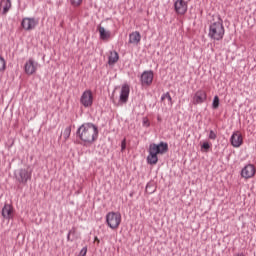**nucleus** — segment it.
<instances>
[{
    "mask_svg": "<svg viewBox=\"0 0 256 256\" xmlns=\"http://www.w3.org/2000/svg\"><path fill=\"white\" fill-rule=\"evenodd\" d=\"M76 135L84 145H93L99 139V128L97 125L87 122L77 129Z\"/></svg>",
    "mask_w": 256,
    "mask_h": 256,
    "instance_id": "obj_1",
    "label": "nucleus"
},
{
    "mask_svg": "<svg viewBox=\"0 0 256 256\" xmlns=\"http://www.w3.org/2000/svg\"><path fill=\"white\" fill-rule=\"evenodd\" d=\"M208 37L212 41H221L225 37V26L223 25V19L218 15V20L210 23L208 29Z\"/></svg>",
    "mask_w": 256,
    "mask_h": 256,
    "instance_id": "obj_2",
    "label": "nucleus"
},
{
    "mask_svg": "<svg viewBox=\"0 0 256 256\" xmlns=\"http://www.w3.org/2000/svg\"><path fill=\"white\" fill-rule=\"evenodd\" d=\"M106 223L110 229H117L121 225V213L109 212L106 214Z\"/></svg>",
    "mask_w": 256,
    "mask_h": 256,
    "instance_id": "obj_3",
    "label": "nucleus"
},
{
    "mask_svg": "<svg viewBox=\"0 0 256 256\" xmlns=\"http://www.w3.org/2000/svg\"><path fill=\"white\" fill-rule=\"evenodd\" d=\"M31 175V171L23 168L14 171L16 181L22 185H27V181H31Z\"/></svg>",
    "mask_w": 256,
    "mask_h": 256,
    "instance_id": "obj_4",
    "label": "nucleus"
},
{
    "mask_svg": "<svg viewBox=\"0 0 256 256\" xmlns=\"http://www.w3.org/2000/svg\"><path fill=\"white\" fill-rule=\"evenodd\" d=\"M154 73L153 70H145L140 76V83L142 87H151L153 84Z\"/></svg>",
    "mask_w": 256,
    "mask_h": 256,
    "instance_id": "obj_5",
    "label": "nucleus"
},
{
    "mask_svg": "<svg viewBox=\"0 0 256 256\" xmlns=\"http://www.w3.org/2000/svg\"><path fill=\"white\" fill-rule=\"evenodd\" d=\"M207 101V91L204 89H199L195 92L192 103L193 105H203Z\"/></svg>",
    "mask_w": 256,
    "mask_h": 256,
    "instance_id": "obj_6",
    "label": "nucleus"
},
{
    "mask_svg": "<svg viewBox=\"0 0 256 256\" xmlns=\"http://www.w3.org/2000/svg\"><path fill=\"white\" fill-rule=\"evenodd\" d=\"M21 25L25 31H33L39 25V20L33 17H26L22 19Z\"/></svg>",
    "mask_w": 256,
    "mask_h": 256,
    "instance_id": "obj_7",
    "label": "nucleus"
},
{
    "mask_svg": "<svg viewBox=\"0 0 256 256\" xmlns=\"http://www.w3.org/2000/svg\"><path fill=\"white\" fill-rule=\"evenodd\" d=\"M80 103L83 107H92L93 106V92L91 90H85L81 97Z\"/></svg>",
    "mask_w": 256,
    "mask_h": 256,
    "instance_id": "obj_8",
    "label": "nucleus"
},
{
    "mask_svg": "<svg viewBox=\"0 0 256 256\" xmlns=\"http://www.w3.org/2000/svg\"><path fill=\"white\" fill-rule=\"evenodd\" d=\"M149 147L157 155H164V153H167V151H169V144H167V142H160L158 144L153 143V144H150Z\"/></svg>",
    "mask_w": 256,
    "mask_h": 256,
    "instance_id": "obj_9",
    "label": "nucleus"
},
{
    "mask_svg": "<svg viewBox=\"0 0 256 256\" xmlns=\"http://www.w3.org/2000/svg\"><path fill=\"white\" fill-rule=\"evenodd\" d=\"M188 4L185 0H176L174 2V11L177 15H185L187 13Z\"/></svg>",
    "mask_w": 256,
    "mask_h": 256,
    "instance_id": "obj_10",
    "label": "nucleus"
},
{
    "mask_svg": "<svg viewBox=\"0 0 256 256\" xmlns=\"http://www.w3.org/2000/svg\"><path fill=\"white\" fill-rule=\"evenodd\" d=\"M37 65L38 63L33 60V58H29L24 65V72L26 75H35L37 73Z\"/></svg>",
    "mask_w": 256,
    "mask_h": 256,
    "instance_id": "obj_11",
    "label": "nucleus"
},
{
    "mask_svg": "<svg viewBox=\"0 0 256 256\" xmlns=\"http://www.w3.org/2000/svg\"><path fill=\"white\" fill-rule=\"evenodd\" d=\"M255 173V165L248 164L241 170V177L244 179H251V177H255Z\"/></svg>",
    "mask_w": 256,
    "mask_h": 256,
    "instance_id": "obj_12",
    "label": "nucleus"
},
{
    "mask_svg": "<svg viewBox=\"0 0 256 256\" xmlns=\"http://www.w3.org/2000/svg\"><path fill=\"white\" fill-rule=\"evenodd\" d=\"M129 93H131V88L129 87V84H123L119 97L120 103H127L129 101Z\"/></svg>",
    "mask_w": 256,
    "mask_h": 256,
    "instance_id": "obj_13",
    "label": "nucleus"
},
{
    "mask_svg": "<svg viewBox=\"0 0 256 256\" xmlns=\"http://www.w3.org/2000/svg\"><path fill=\"white\" fill-rule=\"evenodd\" d=\"M230 143L232 147H241L243 145V135L239 131L234 132L230 137Z\"/></svg>",
    "mask_w": 256,
    "mask_h": 256,
    "instance_id": "obj_14",
    "label": "nucleus"
},
{
    "mask_svg": "<svg viewBox=\"0 0 256 256\" xmlns=\"http://www.w3.org/2000/svg\"><path fill=\"white\" fill-rule=\"evenodd\" d=\"M157 152H154L153 149L149 147L148 149V156L146 158L148 165H157L159 162V157L157 156Z\"/></svg>",
    "mask_w": 256,
    "mask_h": 256,
    "instance_id": "obj_15",
    "label": "nucleus"
},
{
    "mask_svg": "<svg viewBox=\"0 0 256 256\" xmlns=\"http://www.w3.org/2000/svg\"><path fill=\"white\" fill-rule=\"evenodd\" d=\"M2 217L8 220L13 219V206H11L10 204H5L2 208Z\"/></svg>",
    "mask_w": 256,
    "mask_h": 256,
    "instance_id": "obj_16",
    "label": "nucleus"
},
{
    "mask_svg": "<svg viewBox=\"0 0 256 256\" xmlns=\"http://www.w3.org/2000/svg\"><path fill=\"white\" fill-rule=\"evenodd\" d=\"M129 43L139 45V43H141V33L135 31L129 34Z\"/></svg>",
    "mask_w": 256,
    "mask_h": 256,
    "instance_id": "obj_17",
    "label": "nucleus"
},
{
    "mask_svg": "<svg viewBox=\"0 0 256 256\" xmlns=\"http://www.w3.org/2000/svg\"><path fill=\"white\" fill-rule=\"evenodd\" d=\"M98 31H99V33H100V39H101L102 41H107V39H109V38L111 37V32L105 30V27H103V26H100V27L98 28Z\"/></svg>",
    "mask_w": 256,
    "mask_h": 256,
    "instance_id": "obj_18",
    "label": "nucleus"
},
{
    "mask_svg": "<svg viewBox=\"0 0 256 256\" xmlns=\"http://www.w3.org/2000/svg\"><path fill=\"white\" fill-rule=\"evenodd\" d=\"M119 61V53L117 51H110V55L108 57V65H115Z\"/></svg>",
    "mask_w": 256,
    "mask_h": 256,
    "instance_id": "obj_19",
    "label": "nucleus"
},
{
    "mask_svg": "<svg viewBox=\"0 0 256 256\" xmlns=\"http://www.w3.org/2000/svg\"><path fill=\"white\" fill-rule=\"evenodd\" d=\"M0 7L3 8L2 15H7L9 9H11V0H2Z\"/></svg>",
    "mask_w": 256,
    "mask_h": 256,
    "instance_id": "obj_20",
    "label": "nucleus"
},
{
    "mask_svg": "<svg viewBox=\"0 0 256 256\" xmlns=\"http://www.w3.org/2000/svg\"><path fill=\"white\" fill-rule=\"evenodd\" d=\"M165 99H167L168 105H170V107H172L173 106V98L171 97V94L169 92L162 94L161 101H165Z\"/></svg>",
    "mask_w": 256,
    "mask_h": 256,
    "instance_id": "obj_21",
    "label": "nucleus"
},
{
    "mask_svg": "<svg viewBox=\"0 0 256 256\" xmlns=\"http://www.w3.org/2000/svg\"><path fill=\"white\" fill-rule=\"evenodd\" d=\"M219 104H220V100H219V96L215 95L212 101V109H219Z\"/></svg>",
    "mask_w": 256,
    "mask_h": 256,
    "instance_id": "obj_22",
    "label": "nucleus"
},
{
    "mask_svg": "<svg viewBox=\"0 0 256 256\" xmlns=\"http://www.w3.org/2000/svg\"><path fill=\"white\" fill-rule=\"evenodd\" d=\"M64 139L65 141H67V139H69V137H71V126H67L64 130Z\"/></svg>",
    "mask_w": 256,
    "mask_h": 256,
    "instance_id": "obj_23",
    "label": "nucleus"
},
{
    "mask_svg": "<svg viewBox=\"0 0 256 256\" xmlns=\"http://www.w3.org/2000/svg\"><path fill=\"white\" fill-rule=\"evenodd\" d=\"M208 139L215 141L217 139V132L215 130H210L208 134Z\"/></svg>",
    "mask_w": 256,
    "mask_h": 256,
    "instance_id": "obj_24",
    "label": "nucleus"
},
{
    "mask_svg": "<svg viewBox=\"0 0 256 256\" xmlns=\"http://www.w3.org/2000/svg\"><path fill=\"white\" fill-rule=\"evenodd\" d=\"M201 149L207 153L211 149V144L209 142H204L201 145Z\"/></svg>",
    "mask_w": 256,
    "mask_h": 256,
    "instance_id": "obj_25",
    "label": "nucleus"
},
{
    "mask_svg": "<svg viewBox=\"0 0 256 256\" xmlns=\"http://www.w3.org/2000/svg\"><path fill=\"white\" fill-rule=\"evenodd\" d=\"M83 3V0H70L72 7H79Z\"/></svg>",
    "mask_w": 256,
    "mask_h": 256,
    "instance_id": "obj_26",
    "label": "nucleus"
},
{
    "mask_svg": "<svg viewBox=\"0 0 256 256\" xmlns=\"http://www.w3.org/2000/svg\"><path fill=\"white\" fill-rule=\"evenodd\" d=\"M71 235H75V228H73L72 230H69L67 234V241H71V243H73V239H71Z\"/></svg>",
    "mask_w": 256,
    "mask_h": 256,
    "instance_id": "obj_27",
    "label": "nucleus"
},
{
    "mask_svg": "<svg viewBox=\"0 0 256 256\" xmlns=\"http://www.w3.org/2000/svg\"><path fill=\"white\" fill-rule=\"evenodd\" d=\"M5 58L0 57V71H5Z\"/></svg>",
    "mask_w": 256,
    "mask_h": 256,
    "instance_id": "obj_28",
    "label": "nucleus"
},
{
    "mask_svg": "<svg viewBox=\"0 0 256 256\" xmlns=\"http://www.w3.org/2000/svg\"><path fill=\"white\" fill-rule=\"evenodd\" d=\"M142 125L143 127H151V123H149V119L147 117L142 119Z\"/></svg>",
    "mask_w": 256,
    "mask_h": 256,
    "instance_id": "obj_29",
    "label": "nucleus"
},
{
    "mask_svg": "<svg viewBox=\"0 0 256 256\" xmlns=\"http://www.w3.org/2000/svg\"><path fill=\"white\" fill-rule=\"evenodd\" d=\"M85 255H87V246L83 247L78 254V256H85Z\"/></svg>",
    "mask_w": 256,
    "mask_h": 256,
    "instance_id": "obj_30",
    "label": "nucleus"
},
{
    "mask_svg": "<svg viewBox=\"0 0 256 256\" xmlns=\"http://www.w3.org/2000/svg\"><path fill=\"white\" fill-rule=\"evenodd\" d=\"M126 148H127V141L123 139L121 142V150L125 151Z\"/></svg>",
    "mask_w": 256,
    "mask_h": 256,
    "instance_id": "obj_31",
    "label": "nucleus"
},
{
    "mask_svg": "<svg viewBox=\"0 0 256 256\" xmlns=\"http://www.w3.org/2000/svg\"><path fill=\"white\" fill-rule=\"evenodd\" d=\"M234 256H245V254L244 253H236V254H234Z\"/></svg>",
    "mask_w": 256,
    "mask_h": 256,
    "instance_id": "obj_32",
    "label": "nucleus"
},
{
    "mask_svg": "<svg viewBox=\"0 0 256 256\" xmlns=\"http://www.w3.org/2000/svg\"><path fill=\"white\" fill-rule=\"evenodd\" d=\"M157 121H161V117L158 116V117H157Z\"/></svg>",
    "mask_w": 256,
    "mask_h": 256,
    "instance_id": "obj_33",
    "label": "nucleus"
},
{
    "mask_svg": "<svg viewBox=\"0 0 256 256\" xmlns=\"http://www.w3.org/2000/svg\"><path fill=\"white\" fill-rule=\"evenodd\" d=\"M146 189H149V184L146 186Z\"/></svg>",
    "mask_w": 256,
    "mask_h": 256,
    "instance_id": "obj_34",
    "label": "nucleus"
}]
</instances>
